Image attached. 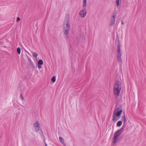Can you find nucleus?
<instances>
[{
	"mask_svg": "<svg viewBox=\"0 0 146 146\" xmlns=\"http://www.w3.org/2000/svg\"><path fill=\"white\" fill-rule=\"evenodd\" d=\"M69 17L68 14H67L66 15L64 23L63 31L65 35H67L68 34L70 29Z\"/></svg>",
	"mask_w": 146,
	"mask_h": 146,
	"instance_id": "1",
	"label": "nucleus"
},
{
	"mask_svg": "<svg viewBox=\"0 0 146 146\" xmlns=\"http://www.w3.org/2000/svg\"><path fill=\"white\" fill-rule=\"evenodd\" d=\"M121 88V82L118 80H117L113 87L114 93L115 95L118 96Z\"/></svg>",
	"mask_w": 146,
	"mask_h": 146,
	"instance_id": "2",
	"label": "nucleus"
},
{
	"mask_svg": "<svg viewBox=\"0 0 146 146\" xmlns=\"http://www.w3.org/2000/svg\"><path fill=\"white\" fill-rule=\"evenodd\" d=\"M122 112V109L119 108H117L115 110L113 113L112 119L113 122H115L119 119Z\"/></svg>",
	"mask_w": 146,
	"mask_h": 146,
	"instance_id": "3",
	"label": "nucleus"
},
{
	"mask_svg": "<svg viewBox=\"0 0 146 146\" xmlns=\"http://www.w3.org/2000/svg\"><path fill=\"white\" fill-rule=\"evenodd\" d=\"M122 112V109L119 108H117L115 110L113 113L112 119L113 122H115L119 119Z\"/></svg>",
	"mask_w": 146,
	"mask_h": 146,
	"instance_id": "4",
	"label": "nucleus"
},
{
	"mask_svg": "<svg viewBox=\"0 0 146 146\" xmlns=\"http://www.w3.org/2000/svg\"><path fill=\"white\" fill-rule=\"evenodd\" d=\"M87 0H83V3L82 7L84 9L80 11L79 13V15L82 18H84L85 17L86 14V11L85 8L86 7Z\"/></svg>",
	"mask_w": 146,
	"mask_h": 146,
	"instance_id": "5",
	"label": "nucleus"
},
{
	"mask_svg": "<svg viewBox=\"0 0 146 146\" xmlns=\"http://www.w3.org/2000/svg\"><path fill=\"white\" fill-rule=\"evenodd\" d=\"M124 128L122 127L119 129L115 133L114 135L113 143L114 144L116 143L118 140L119 136L123 133Z\"/></svg>",
	"mask_w": 146,
	"mask_h": 146,
	"instance_id": "6",
	"label": "nucleus"
},
{
	"mask_svg": "<svg viewBox=\"0 0 146 146\" xmlns=\"http://www.w3.org/2000/svg\"><path fill=\"white\" fill-rule=\"evenodd\" d=\"M120 44L119 43L117 45V58L118 61L119 62H121V52L120 49Z\"/></svg>",
	"mask_w": 146,
	"mask_h": 146,
	"instance_id": "7",
	"label": "nucleus"
},
{
	"mask_svg": "<svg viewBox=\"0 0 146 146\" xmlns=\"http://www.w3.org/2000/svg\"><path fill=\"white\" fill-rule=\"evenodd\" d=\"M115 14H113L111 18V20L109 23L110 26H111L115 24Z\"/></svg>",
	"mask_w": 146,
	"mask_h": 146,
	"instance_id": "8",
	"label": "nucleus"
},
{
	"mask_svg": "<svg viewBox=\"0 0 146 146\" xmlns=\"http://www.w3.org/2000/svg\"><path fill=\"white\" fill-rule=\"evenodd\" d=\"M33 126L35 128L36 131H37L39 130L40 128V126L38 122L36 121L35 123L33 124Z\"/></svg>",
	"mask_w": 146,
	"mask_h": 146,
	"instance_id": "9",
	"label": "nucleus"
},
{
	"mask_svg": "<svg viewBox=\"0 0 146 146\" xmlns=\"http://www.w3.org/2000/svg\"><path fill=\"white\" fill-rule=\"evenodd\" d=\"M121 119V121H123L124 123L127 122V120H126V118L125 115L122 116Z\"/></svg>",
	"mask_w": 146,
	"mask_h": 146,
	"instance_id": "10",
	"label": "nucleus"
},
{
	"mask_svg": "<svg viewBox=\"0 0 146 146\" xmlns=\"http://www.w3.org/2000/svg\"><path fill=\"white\" fill-rule=\"evenodd\" d=\"M59 139L60 142L61 143H62L63 144L64 146H65L66 145H65V143H64V141L62 137H59Z\"/></svg>",
	"mask_w": 146,
	"mask_h": 146,
	"instance_id": "11",
	"label": "nucleus"
},
{
	"mask_svg": "<svg viewBox=\"0 0 146 146\" xmlns=\"http://www.w3.org/2000/svg\"><path fill=\"white\" fill-rule=\"evenodd\" d=\"M122 124V122L121 121H118L117 123V126H120Z\"/></svg>",
	"mask_w": 146,
	"mask_h": 146,
	"instance_id": "12",
	"label": "nucleus"
},
{
	"mask_svg": "<svg viewBox=\"0 0 146 146\" xmlns=\"http://www.w3.org/2000/svg\"><path fill=\"white\" fill-rule=\"evenodd\" d=\"M32 55L33 57L35 58H37L38 56V54L35 52H33L32 53Z\"/></svg>",
	"mask_w": 146,
	"mask_h": 146,
	"instance_id": "13",
	"label": "nucleus"
},
{
	"mask_svg": "<svg viewBox=\"0 0 146 146\" xmlns=\"http://www.w3.org/2000/svg\"><path fill=\"white\" fill-rule=\"evenodd\" d=\"M43 64V62L41 60H38V64L42 65Z\"/></svg>",
	"mask_w": 146,
	"mask_h": 146,
	"instance_id": "14",
	"label": "nucleus"
},
{
	"mask_svg": "<svg viewBox=\"0 0 146 146\" xmlns=\"http://www.w3.org/2000/svg\"><path fill=\"white\" fill-rule=\"evenodd\" d=\"M17 51L19 54H20L21 53V50L20 48L18 47L17 48Z\"/></svg>",
	"mask_w": 146,
	"mask_h": 146,
	"instance_id": "15",
	"label": "nucleus"
},
{
	"mask_svg": "<svg viewBox=\"0 0 146 146\" xmlns=\"http://www.w3.org/2000/svg\"><path fill=\"white\" fill-rule=\"evenodd\" d=\"M51 80L53 82H54L56 81V77L54 76L51 79Z\"/></svg>",
	"mask_w": 146,
	"mask_h": 146,
	"instance_id": "16",
	"label": "nucleus"
},
{
	"mask_svg": "<svg viewBox=\"0 0 146 146\" xmlns=\"http://www.w3.org/2000/svg\"><path fill=\"white\" fill-rule=\"evenodd\" d=\"M41 65L38 64L37 67L39 69H40L42 68V66H41Z\"/></svg>",
	"mask_w": 146,
	"mask_h": 146,
	"instance_id": "17",
	"label": "nucleus"
},
{
	"mask_svg": "<svg viewBox=\"0 0 146 146\" xmlns=\"http://www.w3.org/2000/svg\"><path fill=\"white\" fill-rule=\"evenodd\" d=\"M20 97H21V99L22 100H24V98H23V95L22 94H21V95H20Z\"/></svg>",
	"mask_w": 146,
	"mask_h": 146,
	"instance_id": "18",
	"label": "nucleus"
},
{
	"mask_svg": "<svg viewBox=\"0 0 146 146\" xmlns=\"http://www.w3.org/2000/svg\"><path fill=\"white\" fill-rule=\"evenodd\" d=\"M116 0V3L117 4V6L119 5V0Z\"/></svg>",
	"mask_w": 146,
	"mask_h": 146,
	"instance_id": "19",
	"label": "nucleus"
},
{
	"mask_svg": "<svg viewBox=\"0 0 146 146\" xmlns=\"http://www.w3.org/2000/svg\"><path fill=\"white\" fill-rule=\"evenodd\" d=\"M20 20V18L19 17H18L17 19V21H18Z\"/></svg>",
	"mask_w": 146,
	"mask_h": 146,
	"instance_id": "20",
	"label": "nucleus"
},
{
	"mask_svg": "<svg viewBox=\"0 0 146 146\" xmlns=\"http://www.w3.org/2000/svg\"><path fill=\"white\" fill-rule=\"evenodd\" d=\"M121 24H122V25H123L124 24V23L123 22H121Z\"/></svg>",
	"mask_w": 146,
	"mask_h": 146,
	"instance_id": "21",
	"label": "nucleus"
},
{
	"mask_svg": "<svg viewBox=\"0 0 146 146\" xmlns=\"http://www.w3.org/2000/svg\"><path fill=\"white\" fill-rule=\"evenodd\" d=\"M45 146H47V144L46 143H45Z\"/></svg>",
	"mask_w": 146,
	"mask_h": 146,
	"instance_id": "22",
	"label": "nucleus"
}]
</instances>
